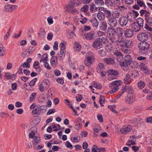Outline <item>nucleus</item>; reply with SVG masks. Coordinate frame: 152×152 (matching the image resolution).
I'll return each instance as SVG.
<instances>
[{"mask_svg": "<svg viewBox=\"0 0 152 152\" xmlns=\"http://www.w3.org/2000/svg\"><path fill=\"white\" fill-rule=\"evenodd\" d=\"M148 34L145 32H142L137 35L138 39L142 42L138 44V47L139 53L142 55H147L149 53V45L148 42H145L148 40Z\"/></svg>", "mask_w": 152, "mask_h": 152, "instance_id": "f257e3e1", "label": "nucleus"}, {"mask_svg": "<svg viewBox=\"0 0 152 152\" xmlns=\"http://www.w3.org/2000/svg\"><path fill=\"white\" fill-rule=\"evenodd\" d=\"M47 110L45 105H37L36 108L32 110V113L34 115L38 116L45 112Z\"/></svg>", "mask_w": 152, "mask_h": 152, "instance_id": "f03ea898", "label": "nucleus"}, {"mask_svg": "<svg viewBox=\"0 0 152 152\" xmlns=\"http://www.w3.org/2000/svg\"><path fill=\"white\" fill-rule=\"evenodd\" d=\"M122 82L120 80L113 81L110 84L109 87L112 89L110 91V94H113L117 92L119 89V86L121 85Z\"/></svg>", "mask_w": 152, "mask_h": 152, "instance_id": "7ed1b4c3", "label": "nucleus"}, {"mask_svg": "<svg viewBox=\"0 0 152 152\" xmlns=\"http://www.w3.org/2000/svg\"><path fill=\"white\" fill-rule=\"evenodd\" d=\"M90 56H87L84 60V64L85 65L89 67L91 65L93 64L94 62V55L91 53H90Z\"/></svg>", "mask_w": 152, "mask_h": 152, "instance_id": "20e7f679", "label": "nucleus"}, {"mask_svg": "<svg viewBox=\"0 0 152 152\" xmlns=\"http://www.w3.org/2000/svg\"><path fill=\"white\" fill-rule=\"evenodd\" d=\"M103 40L100 38L96 39L92 44V47L96 49H99L102 47Z\"/></svg>", "mask_w": 152, "mask_h": 152, "instance_id": "39448f33", "label": "nucleus"}, {"mask_svg": "<svg viewBox=\"0 0 152 152\" xmlns=\"http://www.w3.org/2000/svg\"><path fill=\"white\" fill-rule=\"evenodd\" d=\"M17 5H11L9 4L6 5L4 8V10L6 12H11L18 8Z\"/></svg>", "mask_w": 152, "mask_h": 152, "instance_id": "423d86ee", "label": "nucleus"}, {"mask_svg": "<svg viewBox=\"0 0 152 152\" xmlns=\"http://www.w3.org/2000/svg\"><path fill=\"white\" fill-rule=\"evenodd\" d=\"M132 129L131 125H126L123 126L120 129V132L123 134H126L130 132Z\"/></svg>", "mask_w": 152, "mask_h": 152, "instance_id": "0eeeda50", "label": "nucleus"}, {"mask_svg": "<svg viewBox=\"0 0 152 152\" xmlns=\"http://www.w3.org/2000/svg\"><path fill=\"white\" fill-rule=\"evenodd\" d=\"M128 22V19L126 16H122L119 18V23L122 27L126 26L127 25Z\"/></svg>", "mask_w": 152, "mask_h": 152, "instance_id": "6e6552de", "label": "nucleus"}, {"mask_svg": "<svg viewBox=\"0 0 152 152\" xmlns=\"http://www.w3.org/2000/svg\"><path fill=\"white\" fill-rule=\"evenodd\" d=\"M135 97L133 95H128L125 98V101L126 103L132 104H133L135 100Z\"/></svg>", "mask_w": 152, "mask_h": 152, "instance_id": "1a4fd4ad", "label": "nucleus"}, {"mask_svg": "<svg viewBox=\"0 0 152 152\" xmlns=\"http://www.w3.org/2000/svg\"><path fill=\"white\" fill-rule=\"evenodd\" d=\"M107 72L110 76H109V78H111V79H114L115 78L116 76L119 74L118 72L116 70L114 69H109L108 70Z\"/></svg>", "mask_w": 152, "mask_h": 152, "instance_id": "9d476101", "label": "nucleus"}, {"mask_svg": "<svg viewBox=\"0 0 152 152\" xmlns=\"http://www.w3.org/2000/svg\"><path fill=\"white\" fill-rule=\"evenodd\" d=\"M99 11H102L103 12L104 16L107 18H110L111 16V13L110 11L105 8L102 7H99Z\"/></svg>", "mask_w": 152, "mask_h": 152, "instance_id": "9b49d317", "label": "nucleus"}, {"mask_svg": "<svg viewBox=\"0 0 152 152\" xmlns=\"http://www.w3.org/2000/svg\"><path fill=\"white\" fill-rule=\"evenodd\" d=\"M133 45V43L131 40L128 39L124 41L121 45V46H124L127 48H130Z\"/></svg>", "mask_w": 152, "mask_h": 152, "instance_id": "f8f14e48", "label": "nucleus"}, {"mask_svg": "<svg viewBox=\"0 0 152 152\" xmlns=\"http://www.w3.org/2000/svg\"><path fill=\"white\" fill-rule=\"evenodd\" d=\"M131 28L133 31L135 32H138L141 29V27L136 22H134L131 24Z\"/></svg>", "mask_w": 152, "mask_h": 152, "instance_id": "ddd939ff", "label": "nucleus"}, {"mask_svg": "<svg viewBox=\"0 0 152 152\" xmlns=\"http://www.w3.org/2000/svg\"><path fill=\"white\" fill-rule=\"evenodd\" d=\"M108 23L110 26L114 27L116 26L117 22L115 18H111L108 19Z\"/></svg>", "mask_w": 152, "mask_h": 152, "instance_id": "4468645a", "label": "nucleus"}, {"mask_svg": "<svg viewBox=\"0 0 152 152\" xmlns=\"http://www.w3.org/2000/svg\"><path fill=\"white\" fill-rule=\"evenodd\" d=\"M66 10L68 12L72 13L74 14H77L78 13V10L70 6H67L66 7Z\"/></svg>", "mask_w": 152, "mask_h": 152, "instance_id": "2eb2a0df", "label": "nucleus"}, {"mask_svg": "<svg viewBox=\"0 0 152 152\" xmlns=\"http://www.w3.org/2000/svg\"><path fill=\"white\" fill-rule=\"evenodd\" d=\"M134 31L132 29H127L124 32L125 36L128 38L132 37Z\"/></svg>", "mask_w": 152, "mask_h": 152, "instance_id": "dca6fc26", "label": "nucleus"}, {"mask_svg": "<svg viewBox=\"0 0 152 152\" xmlns=\"http://www.w3.org/2000/svg\"><path fill=\"white\" fill-rule=\"evenodd\" d=\"M94 32L91 31L90 32L85 34V39L88 40H91L94 38Z\"/></svg>", "mask_w": 152, "mask_h": 152, "instance_id": "f3484780", "label": "nucleus"}, {"mask_svg": "<svg viewBox=\"0 0 152 152\" xmlns=\"http://www.w3.org/2000/svg\"><path fill=\"white\" fill-rule=\"evenodd\" d=\"M137 4H135L133 6V8L136 10H139L140 9L139 7H142L145 5V3L141 0H137Z\"/></svg>", "mask_w": 152, "mask_h": 152, "instance_id": "a211bd4d", "label": "nucleus"}, {"mask_svg": "<svg viewBox=\"0 0 152 152\" xmlns=\"http://www.w3.org/2000/svg\"><path fill=\"white\" fill-rule=\"evenodd\" d=\"M103 61L108 65H113L115 62L114 59L110 57L105 58L103 59Z\"/></svg>", "mask_w": 152, "mask_h": 152, "instance_id": "6ab92c4d", "label": "nucleus"}, {"mask_svg": "<svg viewBox=\"0 0 152 152\" xmlns=\"http://www.w3.org/2000/svg\"><path fill=\"white\" fill-rule=\"evenodd\" d=\"M132 79L129 74H127L124 79V83L126 84H129L132 82Z\"/></svg>", "mask_w": 152, "mask_h": 152, "instance_id": "aec40b11", "label": "nucleus"}, {"mask_svg": "<svg viewBox=\"0 0 152 152\" xmlns=\"http://www.w3.org/2000/svg\"><path fill=\"white\" fill-rule=\"evenodd\" d=\"M104 69V65L102 63H99L96 68V71L98 73H100L102 71H103Z\"/></svg>", "mask_w": 152, "mask_h": 152, "instance_id": "412c9836", "label": "nucleus"}, {"mask_svg": "<svg viewBox=\"0 0 152 152\" xmlns=\"http://www.w3.org/2000/svg\"><path fill=\"white\" fill-rule=\"evenodd\" d=\"M99 26V29L101 31H105L106 30L107 27V25L106 22L104 21H102Z\"/></svg>", "mask_w": 152, "mask_h": 152, "instance_id": "4be33fe9", "label": "nucleus"}, {"mask_svg": "<svg viewBox=\"0 0 152 152\" xmlns=\"http://www.w3.org/2000/svg\"><path fill=\"white\" fill-rule=\"evenodd\" d=\"M123 89L124 88V92L126 91L129 94H132L134 91L133 89L130 86L127 85L122 87Z\"/></svg>", "mask_w": 152, "mask_h": 152, "instance_id": "5701e85b", "label": "nucleus"}, {"mask_svg": "<svg viewBox=\"0 0 152 152\" xmlns=\"http://www.w3.org/2000/svg\"><path fill=\"white\" fill-rule=\"evenodd\" d=\"M80 2L79 0H71L70 3L68 6H70L72 7L78 6Z\"/></svg>", "mask_w": 152, "mask_h": 152, "instance_id": "b1692460", "label": "nucleus"}, {"mask_svg": "<svg viewBox=\"0 0 152 152\" xmlns=\"http://www.w3.org/2000/svg\"><path fill=\"white\" fill-rule=\"evenodd\" d=\"M89 21L92 24L93 26L95 27H97L99 25V21L96 18H92L89 20Z\"/></svg>", "mask_w": 152, "mask_h": 152, "instance_id": "393cba45", "label": "nucleus"}, {"mask_svg": "<svg viewBox=\"0 0 152 152\" xmlns=\"http://www.w3.org/2000/svg\"><path fill=\"white\" fill-rule=\"evenodd\" d=\"M50 62L53 66H56L58 63L57 57L56 56L51 57Z\"/></svg>", "mask_w": 152, "mask_h": 152, "instance_id": "a878e982", "label": "nucleus"}, {"mask_svg": "<svg viewBox=\"0 0 152 152\" xmlns=\"http://www.w3.org/2000/svg\"><path fill=\"white\" fill-rule=\"evenodd\" d=\"M115 34L118 37H121L123 34V30L122 28H118L115 30Z\"/></svg>", "mask_w": 152, "mask_h": 152, "instance_id": "bb28decb", "label": "nucleus"}, {"mask_svg": "<svg viewBox=\"0 0 152 152\" xmlns=\"http://www.w3.org/2000/svg\"><path fill=\"white\" fill-rule=\"evenodd\" d=\"M32 139L34 140L32 141V143L33 145H36L38 144H39L40 142V138L38 136H34Z\"/></svg>", "mask_w": 152, "mask_h": 152, "instance_id": "cd10ccee", "label": "nucleus"}, {"mask_svg": "<svg viewBox=\"0 0 152 152\" xmlns=\"http://www.w3.org/2000/svg\"><path fill=\"white\" fill-rule=\"evenodd\" d=\"M48 88L45 85L44 82H42L40 84L39 87V90L41 92H43L44 91L46 90Z\"/></svg>", "mask_w": 152, "mask_h": 152, "instance_id": "c85d7f7f", "label": "nucleus"}, {"mask_svg": "<svg viewBox=\"0 0 152 152\" xmlns=\"http://www.w3.org/2000/svg\"><path fill=\"white\" fill-rule=\"evenodd\" d=\"M38 34L39 37L43 38L45 37L46 32L43 28H41Z\"/></svg>", "mask_w": 152, "mask_h": 152, "instance_id": "c756f323", "label": "nucleus"}, {"mask_svg": "<svg viewBox=\"0 0 152 152\" xmlns=\"http://www.w3.org/2000/svg\"><path fill=\"white\" fill-rule=\"evenodd\" d=\"M97 17L99 20H102L105 18V16L103 12L102 11H99L97 13Z\"/></svg>", "mask_w": 152, "mask_h": 152, "instance_id": "7c9ffc66", "label": "nucleus"}, {"mask_svg": "<svg viewBox=\"0 0 152 152\" xmlns=\"http://www.w3.org/2000/svg\"><path fill=\"white\" fill-rule=\"evenodd\" d=\"M60 53H58L57 54V57L61 60H63L64 58L66 52H64L62 51H60Z\"/></svg>", "mask_w": 152, "mask_h": 152, "instance_id": "2f4dec72", "label": "nucleus"}, {"mask_svg": "<svg viewBox=\"0 0 152 152\" xmlns=\"http://www.w3.org/2000/svg\"><path fill=\"white\" fill-rule=\"evenodd\" d=\"M129 64L127 62L125 61L124 60L123 61H121L120 62V65L121 66H123V67H125V69H124V70H127L128 68V65Z\"/></svg>", "mask_w": 152, "mask_h": 152, "instance_id": "473e14b6", "label": "nucleus"}, {"mask_svg": "<svg viewBox=\"0 0 152 152\" xmlns=\"http://www.w3.org/2000/svg\"><path fill=\"white\" fill-rule=\"evenodd\" d=\"M52 126L53 129V131L56 132L60 129L61 126L59 124H56L54 123L52 124Z\"/></svg>", "mask_w": 152, "mask_h": 152, "instance_id": "72a5a7b5", "label": "nucleus"}, {"mask_svg": "<svg viewBox=\"0 0 152 152\" xmlns=\"http://www.w3.org/2000/svg\"><path fill=\"white\" fill-rule=\"evenodd\" d=\"M137 23L142 28L143 26V24L144 23V20L141 18H137Z\"/></svg>", "mask_w": 152, "mask_h": 152, "instance_id": "f704fd0d", "label": "nucleus"}, {"mask_svg": "<svg viewBox=\"0 0 152 152\" xmlns=\"http://www.w3.org/2000/svg\"><path fill=\"white\" fill-rule=\"evenodd\" d=\"M145 21L151 26H152V17L146 16L145 18Z\"/></svg>", "mask_w": 152, "mask_h": 152, "instance_id": "c9c22d12", "label": "nucleus"}, {"mask_svg": "<svg viewBox=\"0 0 152 152\" xmlns=\"http://www.w3.org/2000/svg\"><path fill=\"white\" fill-rule=\"evenodd\" d=\"M92 84L93 87L95 88L99 89H101L102 88V85H101V84L99 83H97L93 82H92Z\"/></svg>", "mask_w": 152, "mask_h": 152, "instance_id": "e433bc0d", "label": "nucleus"}, {"mask_svg": "<svg viewBox=\"0 0 152 152\" xmlns=\"http://www.w3.org/2000/svg\"><path fill=\"white\" fill-rule=\"evenodd\" d=\"M136 140L129 139L128 142L126 144V145L128 146H130L132 145H135L136 144L135 142Z\"/></svg>", "mask_w": 152, "mask_h": 152, "instance_id": "4c0bfd02", "label": "nucleus"}, {"mask_svg": "<svg viewBox=\"0 0 152 152\" xmlns=\"http://www.w3.org/2000/svg\"><path fill=\"white\" fill-rule=\"evenodd\" d=\"M141 121H142L141 118H137L134 120L133 122H132V123L135 126H138L140 122ZM130 123H131V122Z\"/></svg>", "mask_w": 152, "mask_h": 152, "instance_id": "58836bf2", "label": "nucleus"}, {"mask_svg": "<svg viewBox=\"0 0 152 152\" xmlns=\"http://www.w3.org/2000/svg\"><path fill=\"white\" fill-rule=\"evenodd\" d=\"M121 50L122 52L124 53L129 54L131 53V50L129 48H127L126 47L121 46Z\"/></svg>", "mask_w": 152, "mask_h": 152, "instance_id": "ea45409f", "label": "nucleus"}, {"mask_svg": "<svg viewBox=\"0 0 152 152\" xmlns=\"http://www.w3.org/2000/svg\"><path fill=\"white\" fill-rule=\"evenodd\" d=\"M115 29L114 28L109 27L107 28V32L110 35H113L115 33Z\"/></svg>", "mask_w": 152, "mask_h": 152, "instance_id": "a19ab883", "label": "nucleus"}, {"mask_svg": "<svg viewBox=\"0 0 152 152\" xmlns=\"http://www.w3.org/2000/svg\"><path fill=\"white\" fill-rule=\"evenodd\" d=\"M140 69L142 71H147L148 69L146 65L144 63H142L140 65Z\"/></svg>", "mask_w": 152, "mask_h": 152, "instance_id": "79ce46f5", "label": "nucleus"}, {"mask_svg": "<svg viewBox=\"0 0 152 152\" xmlns=\"http://www.w3.org/2000/svg\"><path fill=\"white\" fill-rule=\"evenodd\" d=\"M124 60L129 64L132 61V60L131 56L129 55H127L125 56Z\"/></svg>", "mask_w": 152, "mask_h": 152, "instance_id": "37998d69", "label": "nucleus"}, {"mask_svg": "<svg viewBox=\"0 0 152 152\" xmlns=\"http://www.w3.org/2000/svg\"><path fill=\"white\" fill-rule=\"evenodd\" d=\"M145 84L142 81H140L138 83V86L140 89H142L145 86Z\"/></svg>", "mask_w": 152, "mask_h": 152, "instance_id": "c03bdc74", "label": "nucleus"}, {"mask_svg": "<svg viewBox=\"0 0 152 152\" xmlns=\"http://www.w3.org/2000/svg\"><path fill=\"white\" fill-rule=\"evenodd\" d=\"M105 50L107 52H110L112 50L113 45L111 44H109L105 46Z\"/></svg>", "mask_w": 152, "mask_h": 152, "instance_id": "a18cd8bd", "label": "nucleus"}, {"mask_svg": "<svg viewBox=\"0 0 152 152\" xmlns=\"http://www.w3.org/2000/svg\"><path fill=\"white\" fill-rule=\"evenodd\" d=\"M131 77L135 78L138 76L139 73L137 70H134L131 72Z\"/></svg>", "mask_w": 152, "mask_h": 152, "instance_id": "49530a36", "label": "nucleus"}, {"mask_svg": "<svg viewBox=\"0 0 152 152\" xmlns=\"http://www.w3.org/2000/svg\"><path fill=\"white\" fill-rule=\"evenodd\" d=\"M105 101V98L104 97V96L101 95L100 96V97L99 99V102L101 106H103L104 105L102 104L104 103V102Z\"/></svg>", "mask_w": 152, "mask_h": 152, "instance_id": "de8ad7c7", "label": "nucleus"}, {"mask_svg": "<svg viewBox=\"0 0 152 152\" xmlns=\"http://www.w3.org/2000/svg\"><path fill=\"white\" fill-rule=\"evenodd\" d=\"M126 17L128 19L129 18H132V19H135V17H134V14L132 11L130 12L127 13V15Z\"/></svg>", "mask_w": 152, "mask_h": 152, "instance_id": "09e8293b", "label": "nucleus"}, {"mask_svg": "<svg viewBox=\"0 0 152 152\" xmlns=\"http://www.w3.org/2000/svg\"><path fill=\"white\" fill-rule=\"evenodd\" d=\"M81 47L80 45L77 42H75L74 44V49L75 51H77L78 50H80Z\"/></svg>", "mask_w": 152, "mask_h": 152, "instance_id": "8fccbe9b", "label": "nucleus"}, {"mask_svg": "<svg viewBox=\"0 0 152 152\" xmlns=\"http://www.w3.org/2000/svg\"><path fill=\"white\" fill-rule=\"evenodd\" d=\"M88 9V6L87 5H86L81 9L80 11L82 12H87Z\"/></svg>", "mask_w": 152, "mask_h": 152, "instance_id": "3c124183", "label": "nucleus"}, {"mask_svg": "<svg viewBox=\"0 0 152 152\" xmlns=\"http://www.w3.org/2000/svg\"><path fill=\"white\" fill-rule=\"evenodd\" d=\"M31 54L29 53V52L26 50L22 53V56L23 58L29 56Z\"/></svg>", "mask_w": 152, "mask_h": 152, "instance_id": "603ef678", "label": "nucleus"}, {"mask_svg": "<svg viewBox=\"0 0 152 152\" xmlns=\"http://www.w3.org/2000/svg\"><path fill=\"white\" fill-rule=\"evenodd\" d=\"M95 4L98 6H102L104 4V2L102 0H96L95 1Z\"/></svg>", "mask_w": 152, "mask_h": 152, "instance_id": "864d4df0", "label": "nucleus"}, {"mask_svg": "<svg viewBox=\"0 0 152 152\" xmlns=\"http://www.w3.org/2000/svg\"><path fill=\"white\" fill-rule=\"evenodd\" d=\"M48 59V55L47 54H45L43 55L41 57L40 60V62L42 61L45 62Z\"/></svg>", "mask_w": 152, "mask_h": 152, "instance_id": "5fc2aeb1", "label": "nucleus"}, {"mask_svg": "<svg viewBox=\"0 0 152 152\" xmlns=\"http://www.w3.org/2000/svg\"><path fill=\"white\" fill-rule=\"evenodd\" d=\"M95 4L93 3L91 5H90V10L91 12H94L95 10H97L98 7L95 8Z\"/></svg>", "mask_w": 152, "mask_h": 152, "instance_id": "6e6d98bb", "label": "nucleus"}, {"mask_svg": "<svg viewBox=\"0 0 152 152\" xmlns=\"http://www.w3.org/2000/svg\"><path fill=\"white\" fill-rule=\"evenodd\" d=\"M5 53V52L4 50L3 45L0 44V56H3Z\"/></svg>", "mask_w": 152, "mask_h": 152, "instance_id": "4d7b16f0", "label": "nucleus"}, {"mask_svg": "<svg viewBox=\"0 0 152 152\" xmlns=\"http://www.w3.org/2000/svg\"><path fill=\"white\" fill-rule=\"evenodd\" d=\"M140 12L141 16H142L145 14V17L148 16L147 15V14H149V12L147 10H141L140 11Z\"/></svg>", "mask_w": 152, "mask_h": 152, "instance_id": "13d9d810", "label": "nucleus"}, {"mask_svg": "<svg viewBox=\"0 0 152 152\" xmlns=\"http://www.w3.org/2000/svg\"><path fill=\"white\" fill-rule=\"evenodd\" d=\"M59 48L60 49V51L66 52L65 51V47L63 43L61 42L60 44Z\"/></svg>", "mask_w": 152, "mask_h": 152, "instance_id": "bf43d9fd", "label": "nucleus"}, {"mask_svg": "<svg viewBox=\"0 0 152 152\" xmlns=\"http://www.w3.org/2000/svg\"><path fill=\"white\" fill-rule=\"evenodd\" d=\"M124 88L123 89L122 88L121 89L119 93L116 96V97L117 99H119L121 96H122L123 94L124 93Z\"/></svg>", "mask_w": 152, "mask_h": 152, "instance_id": "052dcab7", "label": "nucleus"}, {"mask_svg": "<svg viewBox=\"0 0 152 152\" xmlns=\"http://www.w3.org/2000/svg\"><path fill=\"white\" fill-rule=\"evenodd\" d=\"M129 65L132 68H134L137 65V62L135 61H132L129 64Z\"/></svg>", "mask_w": 152, "mask_h": 152, "instance_id": "680f3d73", "label": "nucleus"}, {"mask_svg": "<svg viewBox=\"0 0 152 152\" xmlns=\"http://www.w3.org/2000/svg\"><path fill=\"white\" fill-rule=\"evenodd\" d=\"M36 93H32L30 96L29 99L31 101H33L36 97Z\"/></svg>", "mask_w": 152, "mask_h": 152, "instance_id": "e2e57ef3", "label": "nucleus"}, {"mask_svg": "<svg viewBox=\"0 0 152 152\" xmlns=\"http://www.w3.org/2000/svg\"><path fill=\"white\" fill-rule=\"evenodd\" d=\"M57 82L61 85H63L64 83V77H59L56 80Z\"/></svg>", "mask_w": 152, "mask_h": 152, "instance_id": "0e129e2a", "label": "nucleus"}, {"mask_svg": "<svg viewBox=\"0 0 152 152\" xmlns=\"http://www.w3.org/2000/svg\"><path fill=\"white\" fill-rule=\"evenodd\" d=\"M37 78H34L31 80L29 83V85L31 86H33L35 84L36 82L37 81Z\"/></svg>", "mask_w": 152, "mask_h": 152, "instance_id": "69168bd1", "label": "nucleus"}, {"mask_svg": "<svg viewBox=\"0 0 152 152\" xmlns=\"http://www.w3.org/2000/svg\"><path fill=\"white\" fill-rule=\"evenodd\" d=\"M113 3L114 5L119 7L121 3V1L119 0H113Z\"/></svg>", "mask_w": 152, "mask_h": 152, "instance_id": "338daca9", "label": "nucleus"}, {"mask_svg": "<svg viewBox=\"0 0 152 152\" xmlns=\"http://www.w3.org/2000/svg\"><path fill=\"white\" fill-rule=\"evenodd\" d=\"M146 98L148 100H152V92L150 91L146 96Z\"/></svg>", "mask_w": 152, "mask_h": 152, "instance_id": "774afa93", "label": "nucleus"}]
</instances>
